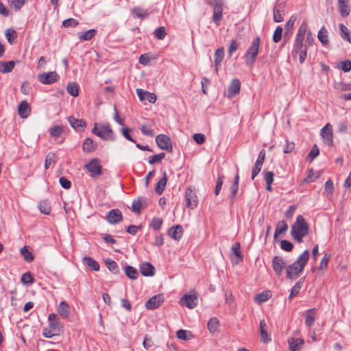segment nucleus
<instances>
[{"label": "nucleus", "instance_id": "bb28decb", "mask_svg": "<svg viewBox=\"0 0 351 351\" xmlns=\"http://www.w3.org/2000/svg\"><path fill=\"white\" fill-rule=\"evenodd\" d=\"M167 182V175L166 172H164L162 178L160 179L159 181L156 184L155 192L158 195H161L165 189Z\"/></svg>", "mask_w": 351, "mask_h": 351}, {"label": "nucleus", "instance_id": "338daca9", "mask_svg": "<svg viewBox=\"0 0 351 351\" xmlns=\"http://www.w3.org/2000/svg\"><path fill=\"white\" fill-rule=\"evenodd\" d=\"M319 154V150L316 145H315L308 154V158H311V161H312L314 158H315Z\"/></svg>", "mask_w": 351, "mask_h": 351}, {"label": "nucleus", "instance_id": "4468645a", "mask_svg": "<svg viewBox=\"0 0 351 351\" xmlns=\"http://www.w3.org/2000/svg\"><path fill=\"white\" fill-rule=\"evenodd\" d=\"M107 220L110 224H117L122 221L123 216L119 209H112L107 215Z\"/></svg>", "mask_w": 351, "mask_h": 351}, {"label": "nucleus", "instance_id": "f704fd0d", "mask_svg": "<svg viewBox=\"0 0 351 351\" xmlns=\"http://www.w3.org/2000/svg\"><path fill=\"white\" fill-rule=\"evenodd\" d=\"M15 65L14 61L0 62V72L7 73L12 71Z\"/></svg>", "mask_w": 351, "mask_h": 351}, {"label": "nucleus", "instance_id": "f8f14e48", "mask_svg": "<svg viewBox=\"0 0 351 351\" xmlns=\"http://www.w3.org/2000/svg\"><path fill=\"white\" fill-rule=\"evenodd\" d=\"M181 305L189 308H193L197 304V298L195 295H184L180 300Z\"/></svg>", "mask_w": 351, "mask_h": 351}, {"label": "nucleus", "instance_id": "f257e3e1", "mask_svg": "<svg viewBox=\"0 0 351 351\" xmlns=\"http://www.w3.org/2000/svg\"><path fill=\"white\" fill-rule=\"evenodd\" d=\"M309 256L308 251L305 250L298 256L296 261L287 267L286 274L289 279L293 280L298 277L299 274L302 272L304 267L307 264Z\"/></svg>", "mask_w": 351, "mask_h": 351}, {"label": "nucleus", "instance_id": "6e6d98bb", "mask_svg": "<svg viewBox=\"0 0 351 351\" xmlns=\"http://www.w3.org/2000/svg\"><path fill=\"white\" fill-rule=\"evenodd\" d=\"M282 33V28L280 26H278L274 31L273 35V41L276 43H278L281 40Z\"/></svg>", "mask_w": 351, "mask_h": 351}, {"label": "nucleus", "instance_id": "4c0bfd02", "mask_svg": "<svg viewBox=\"0 0 351 351\" xmlns=\"http://www.w3.org/2000/svg\"><path fill=\"white\" fill-rule=\"evenodd\" d=\"M317 38L323 45H327L328 43V32L325 27H322L318 32Z\"/></svg>", "mask_w": 351, "mask_h": 351}, {"label": "nucleus", "instance_id": "37998d69", "mask_svg": "<svg viewBox=\"0 0 351 351\" xmlns=\"http://www.w3.org/2000/svg\"><path fill=\"white\" fill-rule=\"evenodd\" d=\"M38 208L40 212L45 215H49L51 210L50 203L47 200L40 202Z\"/></svg>", "mask_w": 351, "mask_h": 351}, {"label": "nucleus", "instance_id": "69168bd1", "mask_svg": "<svg viewBox=\"0 0 351 351\" xmlns=\"http://www.w3.org/2000/svg\"><path fill=\"white\" fill-rule=\"evenodd\" d=\"M222 184H223V177L221 176H218L217 179L215 189V194L216 195H219V193L221 189Z\"/></svg>", "mask_w": 351, "mask_h": 351}, {"label": "nucleus", "instance_id": "052dcab7", "mask_svg": "<svg viewBox=\"0 0 351 351\" xmlns=\"http://www.w3.org/2000/svg\"><path fill=\"white\" fill-rule=\"evenodd\" d=\"M63 132V129L60 126H55L50 130V134L54 137L60 136Z\"/></svg>", "mask_w": 351, "mask_h": 351}, {"label": "nucleus", "instance_id": "a211bd4d", "mask_svg": "<svg viewBox=\"0 0 351 351\" xmlns=\"http://www.w3.org/2000/svg\"><path fill=\"white\" fill-rule=\"evenodd\" d=\"M139 268L144 276H153L155 274V268L150 263L144 262L140 265Z\"/></svg>", "mask_w": 351, "mask_h": 351}, {"label": "nucleus", "instance_id": "b1692460", "mask_svg": "<svg viewBox=\"0 0 351 351\" xmlns=\"http://www.w3.org/2000/svg\"><path fill=\"white\" fill-rule=\"evenodd\" d=\"M97 147V143L90 138L85 139L82 143V150L86 153L94 152Z\"/></svg>", "mask_w": 351, "mask_h": 351}, {"label": "nucleus", "instance_id": "13d9d810", "mask_svg": "<svg viewBox=\"0 0 351 351\" xmlns=\"http://www.w3.org/2000/svg\"><path fill=\"white\" fill-rule=\"evenodd\" d=\"M143 203L141 199L134 200L132 203V210L133 211L139 213L141 210L142 209Z\"/></svg>", "mask_w": 351, "mask_h": 351}, {"label": "nucleus", "instance_id": "603ef678", "mask_svg": "<svg viewBox=\"0 0 351 351\" xmlns=\"http://www.w3.org/2000/svg\"><path fill=\"white\" fill-rule=\"evenodd\" d=\"M306 31V23H302L300 26V27L298 30V33H297L295 39H299V40L303 41V40L304 38V35H305Z\"/></svg>", "mask_w": 351, "mask_h": 351}, {"label": "nucleus", "instance_id": "c756f323", "mask_svg": "<svg viewBox=\"0 0 351 351\" xmlns=\"http://www.w3.org/2000/svg\"><path fill=\"white\" fill-rule=\"evenodd\" d=\"M69 122L75 130H83L86 126V123L82 119H77L72 117L69 118Z\"/></svg>", "mask_w": 351, "mask_h": 351}, {"label": "nucleus", "instance_id": "423d86ee", "mask_svg": "<svg viewBox=\"0 0 351 351\" xmlns=\"http://www.w3.org/2000/svg\"><path fill=\"white\" fill-rule=\"evenodd\" d=\"M84 168L90 173L93 178H97L102 173V167L99 158H93L84 165Z\"/></svg>", "mask_w": 351, "mask_h": 351}, {"label": "nucleus", "instance_id": "e2e57ef3", "mask_svg": "<svg viewBox=\"0 0 351 351\" xmlns=\"http://www.w3.org/2000/svg\"><path fill=\"white\" fill-rule=\"evenodd\" d=\"M281 248L287 252H290L293 249V244L287 240H282L280 243Z\"/></svg>", "mask_w": 351, "mask_h": 351}, {"label": "nucleus", "instance_id": "f3484780", "mask_svg": "<svg viewBox=\"0 0 351 351\" xmlns=\"http://www.w3.org/2000/svg\"><path fill=\"white\" fill-rule=\"evenodd\" d=\"M288 342L290 351H300L304 343L302 339L295 337L289 338Z\"/></svg>", "mask_w": 351, "mask_h": 351}, {"label": "nucleus", "instance_id": "5fc2aeb1", "mask_svg": "<svg viewBox=\"0 0 351 351\" xmlns=\"http://www.w3.org/2000/svg\"><path fill=\"white\" fill-rule=\"evenodd\" d=\"M21 281L25 285L32 284L34 281V278L30 273L27 272L23 274Z\"/></svg>", "mask_w": 351, "mask_h": 351}, {"label": "nucleus", "instance_id": "e433bc0d", "mask_svg": "<svg viewBox=\"0 0 351 351\" xmlns=\"http://www.w3.org/2000/svg\"><path fill=\"white\" fill-rule=\"evenodd\" d=\"M271 297V293L269 291H263L261 293H258L255 295L254 301L256 303L261 304L263 302H266Z\"/></svg>", "mask_w": 351, "mask_h": 351}, {"label": "nucleus", "instance_id": "cd10ccee", "mask_svg": "<svg viewBox=\"0 0 351 351\" xmlns=\"http://www.w3.org/2000/svg\"><path fill=\"white\" fill-rule=\"evenodd\" d=\"M348 0H339L338 6L340 14L343 17H346L350 14V7L348 4Z\"/></svg>", "mask_w": 351, "mask_h": 351}, {"label": "nucleus", "instance_id": "ddd939ff", "mask_svg": "<svg viewBox=\"0 0 351 351\" xmlns=\"http://www.w3.org/2000/svg\"><path fill=\"white\" fill-rule=\"evenodd\" d=\"M285 261L281 256H276L272 260V268L277 276L282 274V270L285 267Z\"/></svg>", "mask_w": 351, "mask_h": 351}, {"label": "nucleus", "instance_id": "4be33fe9", "mask_svg": "<svg viewBox=\"0 0 351 351\" xmlns=\"http://www.w3.org/2000/svg\"><path fill=\"white\" fill-rule=\"evenodd\" d=\"M317 311L315 308H310L306 311L305 314V325L308 328H311L315 320Z\"/></svg>", "mask_w": 351, "mask_h": 351}, {"label": "nucleus", "instance_id": "09e8293b", "mask_svg": "<svg viewBox=\"0 0 351 351\" xmlns=\"http://www.w3.org/2000/svg\"><path fill=\"white\" fill-rule=\"evenodd\" d=\"M155 38L159 40H162L167 35L166 29L165 27H160L156 29L154 32Z\"/></svg>", "mask_w": 351, "mask_h": 351}, {"label": "nucleus", "instance_id": "5701e85b", "mask_svg": "<svg viewBox=\"0 0 351 351\" xmlns=\"http://www.w3.org/2000/svg\"><path fill=\"white\" fill-rule=\"evenodd\" d=\"M267 326L265 320H261L260 322V335L261 341L264 343L271 341V339L270 335L267 333Z\"/></svg>", "mask_w": 351, "mask_h": 351}, {"label": "nucleus", "instance_id": "9d476101", "mask_svg": "<svg viewBox=\"0 0 351 351\" xmlns=\"http://www.w3.org/2000/svg\"><path fill=\"white\" fill-rule=\"evenodd\" d=\"M321 136L326 145L329 147H332L333 145L332 128L330 123H327L321 130Z\"/></svg>", "mask_w": 351, "mask_h": 351}, {"label": "nucleus", "instance_id": "20e7f679", "mask_svg": "<svg viewBox=\"0 0 351 351\" xmlns=\"http://www.w3.org/2000/svg\"><path fill=\"white\" fill-rule=\"evenodd\" d=\"M259 47L260 38L256 36L252 40L250 46L247 48L243 56L245 64L250 68H252L256 62Z\"/></svg>", "mask_w": 351, "mask_h": 351}, {"label": "nucleus", "instance_id": "7c9ffc66", "mask_svg": "<svg viewBox=\"0 0 351 351\" xmlns=\"http://www.w3.org/2000/svg\"><path fill=\"white\" fill-rule=\"evenodd\" d=\"M82 262L84 265L89 267L91 269L94 271L99 270V263L90 256H85L84 257H83Z\"/></svg>", "mask_w": 351, "mask_h": 351}, {"label": "nucleus", "instance_id": "39448f33", "mask_svg": "<svg viewBox=\"0 0 351 351\" xmlns=\"http://www.w3.org/2000/svg\"><path fill=\"white\" fill-rule=\"evenodd\" d=\"M92 132L104 141H112L115 139L114 134L108 123H95Z\"/></svg>", "mask_w": 351, "mask_h": 351}, {"label": "nucleus", "instance_id": "dca6fc26", "mask_svg": "<svg viewBox=\"0 0 351 351\" xmlns=\"http://www.w3.org/2000/svg\"><path fill=\"white\" fill-rule=\"evenodd\" d=\"M241 83L237 78L233 79L228 86V97L232 98L240 91Z\"/></svg>", "mask_w": 351, "mask_h": 351}, {"label": "nucleus", "instance_id": "58836bf2", "mask_svg": "<svg viewBox=\"0 0 351 351\" xmlns=\"http://www.w3.org/2000/svg\"><path fill=\"white\" fill-rule=\"evenodd\" d=\"M66 90L73 97L79 95V87L75 82H69L66 86Z\"/></svg>", "mask_w": 351, "mask_h": 351}, {"label": "nucleus", "instance_id": "49530a36", "mask_svg": "<svg viewBox=\"0 0 351 351\" xmlns=\"http://www.w3.org/2000/svg\"><path fill=\"white\" fill-rule=\"evenodd\" d=\"M5 35L10 43H14L17 37L16 32L12 29H7Z\"/></svg>", "mask_w": 351, "mask_h": 351}, {"label": "nucleus", "instance_id": "2f4dec72", "mask_svg": "<svg viewBox=\"0 0 351 351\" xmlns=\"http://www.w3.org/2000/svg\"><path fill=\"white\" fill-rule=\"evenodd\" d=\"M288 229V225L284 220H281L278 222L276 228L274 233V239H276L278 235L285 234Z\"/></svg>", "mask_w": 351, "mask_h": 351}, {"label": "nucleus", "instance_id": "6e6552de", "mask_svg": "<svg viewBox=\"0 0 351 351\" xmlns=\"http://www.w3.org/2000/svg\"><path fill=\"white\" fill-rule=\"evenodd\" d=\"M156 143L163 150L171 152L173 149L171 138L165 134H158L156 137Z\"/></svg>", "mask_w": 351, "mask_h": 351}, {"label": "nucleus", "instance_id": "1a4fd4ad", "mask_svg": "<svg viewBox=\"0 0 351 351\" xmlns=\"http://www.w3.org/2000/svg\"><path fill=\"white\" fill-rule=\"evenodd\" d=\"M285 10V3L284 1L280 2V0H278L273 9L274 21L275 22L280 23L283 21Z\"/></svg>", "mask_w": 351, "mask_h": 351}, {"label": "nucleus", "instance_id": "4d7b16f0", "mask_svg": "<svg viewBox=\"0 0 351 351\" xmlns=\"http://www.w3.org/2000/svg\"><path fill=\"white\" fill-rule=\"evenodd\" d=\"M239 48V43L236 40H232L228 47V55L231 56L232 53L236 51Z\"/></svg>", "mask_w": 351, "mask_h": 351}, {"label": "nucleus", "instance_id": "0e129e2a", "mask_svg": "<svg viewBox=\"0 0 351 351\" xmlns=\"http://www.w3.org/2000/svg\"><path fill=\"white\" fill-rule=\"evenodd\" d=\"M339 66L344 72H349L351 70V62L348 60L342 61Z\"/></svg>", "mask_w": 351, "mask_h": 351}, {"label": "nucleus", "instance_id": "a19ab883", "mask_svg": "<svg viewBox=\"0 0 351 351\" xmlns=\"http://www.w3.org/2000/svg\"><path fill=\"white\" fill-rule=\"evenodd\" d=\"M96 34V30L91 29L84 32L79 33V38L83 40H90Z\"/></svg>", "mask_w": 351, "mask_h": 351}, {"label": "nucleus", "instance_id": "7ed1b4c3", "mask_svg": "<svg viewBox=\"0 0 351 351\" xmlns=\"http://www.w3.org/2000/svg\"><path fill=\"white\" fill-rule=\"evenodd\" d=\"M49 326L43 330V336L46 338H51L60 334L62 331L63 326L58 316L55 313H51L48 317Z\"/></svg>", "mask_w": 351, "mask_h": 351}, {"label": "nucleus", "instance_id": "412c9836", "mask_svg": "<svg viewBox=\"0 0 351 351\" xmlns=\"http://www.w3.org/2000/svg\"><path fill=\"white\" fill-rule=\"evenodd\" d=\"M185 199H186L187 207L193 208L196 206V205H197L196 196H195L194 192L191 189H188L186 191Z\"/></svg>", "mask_w": 351, "mask_h": 351}, {"label": "nucleus", "instance_id": "473e14b6", "mask_svg": "<svg viewBox=\"0 0 351 351\" xmlns=\"http://www.w3.org/2000/svg\"><path fill=\"white\" fill-rule=\"evenodd\" d=\"M222 7L219 4H217L214 7L213 19L217 26L222 18Z\"/></svg>", "mask_w": 351, "mask_h": 351}, {"label": "nucleus", "instance_id": "393cba45", "mask_svg": "<svg viewBox=\"0 0 351 351\" xmlns=\"http://www.w3.org/2000/svg\"><path fill=\"white\" fill-rule=\"evenodd\" d=\"M57 311L61 317L67 318L70 315L69 304L66 302L62 301L58 306Z\"/></svg>", "mask_w": 351, "mask_h": 351}, {"label": "nucleus", "instance_id": "c03bdc74", "mask_svg": "<svg viewBox=\"0 0 351 351\" xmlns=\"http://www.w3.org/2000/svg\"><path fill=\"white\" fill-rule=\"evenodd\" d=\"M105 263H106V265L108 267V269L112 274H117L119 273V267H118L117 263L115 261H114L111 259H107V260H106Z\"/></svg>", "mask_w": 351, "mask_h": 351}, {"label": "nucleus", "instance_id": "3c124183", "mask_svg": "<svg viewBox=\"0 0 351 351\" xmlns=\"http://www.w3.org/2000/svg\"><path fill=\"white\" fill-rule=\"evenodd\" d=\"M132 12L135 15L137 18L143 19L148 15V13L146 10H144L140 8H134Z\"/></svg>", "mask_w": 351, "mask_h": 351}, {"label": "nucleus", "instance_id": "c85d7f7f", "mask_svg": "<svg viewBox=\"0 0 351 351\" xmlns=\"http://www.w3.org/2000/svg\"><path fill=\"white\" fill-rule=\"evenodd\" d=\"M239 173H237L235 176L234 181L233 182V183L232 184V185L230 188V195H229L228 197L231 200L232 202H234V198L237 194L238 189H239Z\"/></svg>", "mask_w": 351, "mask_h": 351}, {"label": "nucleus", "instance_id": "79ce46f5", "mask_svg": "<svg viewBox=\"0 0 351 351\" xmlns=\"http://www.w3.org/2000/svg\"><path fill=\"white\" fill-rule=\"evenodd\" d=\"M219 320L216 317H212L208 322V329L210 332H215L219 328Z\"/></svg>", "mask_w": 351, "mask_h": 351}, {"label": "nucleus", "instance_id": "a878e982", "mask_svg": "<svg viewBox=\"0 0 351 351\" xmlns=\"http://www.w3.org/2000/svg\"><path fill=\"white\" fill-rule=\"evenodd\" d=\"M224 58V49L223 47L218 48L214 54L215 58V72H218V67L221 65V63Z\"/></svg>", "mask_w": 351, "mask_h": 351}, {"label": "nucleus", "instance_id": "680f3d73", "mask_svg": "<svg viewBox=\"0 0 351 351\" xmlns=\"http://www.w3.org/2000/svg\"><path fill=\"white\" fill-rule=\"evenodd\" d=\"M63 26L65 27H75L78 25V21L74 19H68L63 21Z\"/></svg>", "mask_w": 351, "mask_h": 351}, {"label": "nucleus", "instance_id": "9b49d317", "mask_svg": "<svg viewBox=\"0 0 351 351\" xmlns=\"http://www.w3.org/2000/svg\"><path fill=\"white\" fill-rule=\"evenodd\" d=\"M38 77L40 83L43 84H51L58 80L59 75L56 72L51 71L40 74Z\"/></svg>", "mask_w": 351, "mask_h": 351}, {"label": "nucleus", "instance_id": "864d4df0", "mask_svg": "<svg viewBox=\"0 0 351 351\" xmlns=\"http://www.w3.org/2000/svg\"><path fill=\"white\" fill-rule=\"evenodd\" d=\"M296 16L292 15L289 20L286 23L285 26V29L286 31V33L291 32L292 30V28L293 27V25L296 21Z\"/></svg>", "mask_w": 351, "mask_h": 351}, {"label": "nucleus", "instance_id": "bf43d9fd", "mask_svg": "<svg viewBox=\"0 0 351 351\" xmlns=\"http://www.w3.org/2000/svg\"><path fill=\"white\" fill-rule=\"evenodd\" d=\"M162 224V219L158 217H155L152 219L150 226L154 230H159Z\"/></svg>", "mask_w": 351, "mask_h": 351}, {"label": "nucleus", "instance_id": "a18cd8bd", "mask_svg": "<svg viewBox=\"0 0 351 351\" xmlns=\"http://www.w3.org/2000/svg\"><path fill=\"white\" fill-rule=\"evenodd\" d=\"M20 252L26 261L32 262L34 260V256L32 253L28 250L27 246L23 247Z\"/></svg>", "mask_w": 351, "mask_h": 351}, {"label": "nucleus", "instance_id": "0eeeda50", "mask_svg": "<svg viewBox=\"0 0 351 351\" xmlns=\"http://www.w3.org/2000/svg\"><path fill=\"white\" fill-rule=\"evenodd\" d=\"M306 46L303 45V41L299 39H295L293 47V55H299L300 64H302L306 57Z\"/></svg>", "mask_w": 351, "mask_h": 351}, {"label": "nucleus", "instance_id": "de8ad7c7", "mask_svg": "<svg viewBox=\"0 0 351 351\" xmlns=\"http://www.w3.org/2000/svg\"><path fill=\"white\" fill-rule=\"evenodd\" d=\"M176 336L180 339L189 340L191 339L192 335L191 332L186 330L180 329L176 332Z\"/></svg>", "mask_w": 351, "mask_h": 351}, {"label": "nucleus", "instance_id": "6ab92c4d", "mask_svg": "<svg viewBox=\"0 0 351 351\" xmlns=\"http://www.w3.org/2000/svg\"><path fill=\"white\" fill-rule=\"evenodd\" d=\"M31 112V108L26 101H22L18 106V113L23 118H27Z\"/></svg>", "mask_w": 351, "mask_h": 351}, {"label": "nucleus", "instance_id": "774afa93", "mask_svg": "<svg viewBox=\"0 0 351 351\" xmlns=\"http://www.w3.org/2000/svg\"><path fill=\"white\" fill-rule=\"evenodd\" d=\"M141 132L145 135V136H154V131L151 128H149L147 125H141Z\"/></svg>", "mask_w": 351, "mask_h": 351}, {"label": "nucleus", "instance_id": "f03ea898", "mask_svg": "<svg viewBox=\"0 0 351 351\" xmlns=\"http://www.w3.org/2000/svg\"><path fill=\"white\" fill-rule=\"evenodd\" d=\"M308 234V225L302 215H298L291 226V234L298 242H302V238Z\"/></svg>", "mask_w": 351, "mask_h": 351}, {"label": "nucleus", "instance_id": "aec40b11", "mask_svg": "<svg viewBox=\"0 0 351 351\" xmlns=\"http://www.w3.org/2000/svg\"><path fill=\"white\" fill-rule=\"evenodd\" d=\"M183 229L180 225L172 226L168 231L169 236L176 240L179 241L182 237Z\"/></svg>", "mask_w": 351, "mask_h": 351}, {"label": "nucleus", "instance_id": "72a5a7b5", "mask_svg": "<svg viewBox=\"0 0 351 351\" xmlns=\"http://www.w3.org/2000/svg\"><path fill=\"white\" fill-rule=\"evenodd\" d=\"M304 280V278H301L291 288V293H290V295L289 296V300H291L293 297L296 296L299 293V292H300V289L302 288V285L303 284Z\"/></svg>", "mask_w": 351, "mask_h": 351}, {"label": "nucleus", "instance_id": "8fccbe9b", "mask_svg": "<svg viewBox=\"0 0 351 351\" xmlns=\"http://www.w3.org/2000/svg\"><path fill=\"white\" fill-rule=\"evenodd\" d=\"M165 154L163 152L156 155L151 156L149 158V163L150 165H153L154 163L160 162L162 160V159L165 158Z\"/></svg>", "mask_w": 351, "mask_h": 351}, {"label": "nucleus", "instance_id": "2eb2a0df", "mask_svg": "<svg viewBox=\"0 0 351 351\" xmlns=\"http://www.w3.org/2000/svg\"><path fill=\"white\" fill-rule=\"evenodd\" d=\"M164 298L162 295H156L149 298L145 303V307L149 310H154L160 306L163 302Z\"/></svg>", "mask_w": 351, "mask_h": 351}, {"label": "nucleus", "instance_id": "c9c22d12", "mask_svg": "<svg viewBox=\"0 0 351 351\" xmlns=\"http://www.w3.org/2000/svg\"><path fill=\"white\" fill-rule=\"evenodd\" d=\"M124 270L127 276L132 280H136L138 276V273L136 269L132 266H125Z\"/></svg>", "mask_w": 351, "mask_h": 351}, {"label": "nucleus", "instance_id": "ea45409f", "mask_svg": "<svg viewBox=\"0 0 351 351\" xmlns=\"http://www.w3.org/2000/svg\"><path fill=\"white\" fill-rule=\"evenodd\" d=\"M240 243H235L231 247L232 252L237 256V259L235 261V263H239L243 260V257L241 255V252L240 250Z\"/></svg>", "mask_w": 351, "mask_h": 351}]
</instances>
